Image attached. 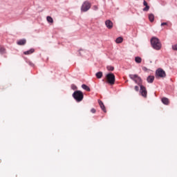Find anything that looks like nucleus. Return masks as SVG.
<instances>
[{"instance_id":"nucleus-1","label":"nucleus","mask_w":177,"mask_h":177,"mask_svg":"<svg viewBox=\"0 0 177 177\" xmlns=\"http://www.w3.org/2000/svg\"><path fill=\"white\" fill-rule=\"evenodd\" d=\"M151 44L152 48H153V49H156V50H160V49H161V42L160 41V39H158V38L157 37H152L151 39Z\"/></svg>"},{"instance_id":"nucleus-2","label":"nucleus","mask_w":177,"mask_h":177,"mask_svg":"<svg viewBox=\"0 0 177 177\" xmlns=\"http://www.w3.org/2000/svg\"><path fill=\"white\" fill-rule=\"evenodd\" d=\"M73 97L76 102H82L84 100V93L81 91H76L73 93Z\"/></svg>"},{"instance_id":"nucleus-3","label":"nucleus","mask_w":177,"mask_h":177,"mask_svg":"<svg viewBox=\"0 0 177 177\" xmlns=\"http://www.w3.org/2000/svg\"><path fill=\"white\" fill-rule=\"evenodd\" d=\"M106 81L110 85H114L115 84V75L114 73H108L106 75Z\"/></svg>"},{"instance_id":"nucleus-4","label":"nucleus","mask_w":177,"mask_h":177,"mask_svg":"<svg viewBox=\"0 0 177 177\" xmlns=\"http://www.w3.org/2000/svg\"><path fill=\"white\" fill-rule=\"evenodd\" d=\"M156 78H165L167 77V74L162 68H158L156 71Z\"/></svg>"},{"instance_id":"nucleus-5","label":"nucleus","mask_w":177,"mask_h":177,"mask_svg":"<svg viewBox=\"0 0 177 177\" xmlns=\"http://www.w3.org/2000/svg\"><path fill=\"white\" fill-rule=\"evenodd\" d=\"M91 6H92V5L91 3H89V1H84L81 6V11L88 12L91 9Z\"/></svg>"},{"instance_id":"nucleus-6","label":"nucleus","mask_w":177,"mask_h":177,"mask_svg":"<svg viewBox=\"0 0 177 177\" xmlns=\"http://www.w3.org/2000/svg\"><path fill=\"white\" fill-rule=\"evenodd\" d=\"M131 80H133L136 82V84L141 85L142 79L138 75H129Z\"/></svg>"},{"instance_id":"nucleus-7","label":"nucleus","mask_w":177,"mask_h":177,"mask_svg":"<svg viewBox=\"0 0 177 177\" xmlns=\"http://www.w3.org/2000/svg\"><path fill=\"white\" fill-rule=\"evenodd\" d=\"M140 93L143 97H147V90L143 85H140Z\"/></svg>"},{"instance_id":"nucleus-8","label":"nucleus","mask_w":177,"mask_h":177,"mask_svg":"<svg viewBox=\"0 0 177 177\" xmlns=\"http://www.w3.org/2000/svg\"><path fill=\"white\" fill-rule=\"evenodd\" d=\"M105 26H106L107 28L111 30V28H113V21L109 19L106 20L105 21Z\"/></svg>"},{"instance_id":"nucleus-9","label":"nucleus","mask_w":177,"mask_h":177,"mask_svg":"<svg viewBox=\"0 0 177 177\" xmlns=\"http://www.w3.org/2000/svg\"><path fill=\"white\" fill-rule=\"evenodd\" d=\"M98 103L102 111H104V113H107V111L106 110V106H104V104H103V102H102V100H98Z\"/></svg>"},{"instance_id":"nucleus-10","label":"nucleus","mask_w":177,"mask_h":177,"mask_svg":"<svg viewBox=\"0 0 177 177\" xmlns=\"http://www.w3.org/2000/svg\"><path fill=\"white\" fill-rule=\"evenodd\" d=\"M143 5H144V6H145V8H143V11L149 12V10L150 9V6H149V5H147V2L145 0H144V1H143Z\"/></svg>"},{"instance_id":"nucleus-11","label":"nucleus","mask_w":177,"mask_h":177,"mask_svg":"<svg viewBox=\"0 0 177 177\" xmlns=\"http://www.w3.org/2000/svg\"><path fill=\"white\" fill-rule=\"evenodd\" d=\"M26 43L27 40L26 39H20L17 42V45H26Z\"/></svg>"},{"instance_id":"nucleus-12","label":"nucleus","mask_w":177,"mask_h":177,"mask_svg":"<svg viewBox=\"0 0 177 177\" xmlns=\"http://www.w3.org/2000/svg\"><path fill=\"white\" fill-rule=\"evenodd\" d=\"M35 52V50L34 48H31L30 50L28 51H24V55H32Z\"/></svg>"},{"instance_id":"nucleus-13","label":"nucleus","mask_w":177,"mask_h":177,"mask_svg":"<svg viewBox=\"0 0 177 177\" xmlns=\"http://www.w3.org/2000/svg\"><path fill=\"white\" fill-rule=\"evenodd\" d=\"M147 82H149V84H153L154 81V76L150 75L147 79Z\"/></svg>"},{"instance_id":"nucleus-14","label":"nucleus","mask_w":177,"mask_h":177,"mask_svg":"<svg viewBox=\"0 0 177 177\" xmlns=\"http://www.w3.org/2000/svg\"><path fill=\"white\" fill-rule=\"evenodd\" d=\"M162 103H163V104L168 105L169 104V100L167 97H163L162 98Z\"/></svg>"},{"instance_id":"nucleus-15","label":"nucleus","mask_w":177,"mask_h":177,"mask_svg":"<svg viewBox=\"0 0 177 177\" xmlns=\"http://www.w3.org/2000/svg\"><path fill=\"white\" fill-rule=\"evenodd\" d=\"M82 89H84V91H86L87 92H91V88L86 84H82Z\"/></svg>"},{"instance_id":"nucleus-16","label":"nucleus","mask_w":177,"mask_h":177,"mask_svg":"<svg viewBox=\"0 0 177 177\" xmlns=\"http://www.w3.org/2000/svg\"><path fill=\"white\" fill-rule=\"evenodd\" d=\"M124 41V39L122 37H119L116 39L115 42L116 44H121Z\"/></svg>"},{"instance_id":"nucleus-17","label":"nucleus","mask_w":177,"mask_h":177,"mask_svg":"<svg viewBox=\"0 0 177 177\" xmlns=\"http://www.w3.org/2000/svg\"><path fill=\"white\" fill-rule=\"evenodd\" d=\"M96 77L98 79H100L103 77V73L102 72H97L96 74Z\"/></svg>"},{"instance_id":"nucleus-18","label":"nucleus","mask_w":177,"mask_h":177,"mask_svg":"<svg viewBox=\"0 0 177 177\" xmlns=\"http://www.w3.org/2000/svg\"><path fill=\"white\" fill-rule=\"evenodd\" d=\"M0 53L1 55L6 53V49H5L3 46H0Z\"/></svg>"},{"instance_id":"nucleus-19","label":"nucleus","mask_w":177,"mask_h":177,"mask_svg":"<svg viewBox=\"0 0 177 177\" xmlns=\"http://www.w3.org/2000/svg\"><path fill=\"white\" fill-rule=\"evenodd\" d=\"M136 63H142V58L140 57H135Z\"/></svg>"},{"instance_id":"nucleus-20","label":"nucleus","mask_w":177,"mask_h":177,"mask_svg":"<svg viewBox=\"0 0 177 177\" xmlns=\"http://www.w3.org/2000/svg\"><path fill=\"white\" fill-rule=\"evenodd\" d=\"M149 21L153 23L154 21V15L153 14H150L149 15Z\"/></svg>"},{"instance_id":"nucleus-21","label":"nucleus","mask_w":177,"mask_h":177,"mask_svg":"<svg viewBox=\"0 0 177 177\" xmlns=\"http://www.w3.org/2000/svg\"><path fill=\"white\" fill-rule=\"evenodd\" d=\"M46 19L48 23H53V19L51 17L48 16L46 17Z\"/></svg>"},{"instance_id":"nucleus-22","label":"nucleus","mask_w":177,"mask_h":177,"mask_svg":"<svg viewBox=\"0 0 177 177\" xmlns=\"http://www.w3.org/2000/svg\"><path fill=\"white\" fill-rule=\"evenodd\" d=\"M106 68H107V70H108L109 71H114V68H113L112 66H108L106 67Z\"/></svg>"},{"instance_id":"nucleus-23","label":"nucleus","mask_w":177,"mask_h":177,"mask_svg":"<svg viewBox=\"0 0 177 177\" xmlns=\"http://www.w3.org/2000/svg\"><path fill=\"white\" fill-rule=\"evenodd\" d=\"M173 50H177V44H174L172 46Z\"/></svg>"},{"instance_id":"nucleus-24","label":"nucleus","mask_w":177,"mask_h":177,"mask_svg":"<svg viewBox=\"0 0 177 177\" xmlns=\"http://www.w3.org/2000/svg\"><path fill=\"white\" fill-rule=\"evenodd\" d=\"M91 112L93 114H95V113H96V109H95V108H93V109H91Z\"/></svg>"},{"instance_id":"nucleus-25","label":"nucleus","mask_w":177,"mask_h":177,"mask_svg":"<svg viewBox=\"0 0 177 177\" xmlns=\"http://www.w3.org/2000/svg\"><path fill=\"white\" fill-rule=\"evenodd\" d=\"M93 10H97L99 9V8L97 7V6H93Z\"/></svg>"},{"instance_id":"nucleus-26","label":"nucleus","mask_w":177,"mask_h":177,"mask_svg":"<svg viewBox=\"0 0 177 177\" xmlns=\"http://www.w3.org/2000/svg\"><path fill=\"white\" fill-rule=\"evenodd\" d=\"M71 88H72V89L75 90V89H77V86L72 84Z\"/></svg>"},{"instance_id":"nucleus-27","label":"nucleus","mask_w":177,"mask_h":177,"mask_svg":"<svg viewBox=\"0 0 177 177\" xmlns=\"http://www.w3.org/2000/svg\"><path fill=\"white\" fill-rule=\"evenodd\" d=\"M134 89H135V91H136V92H138V91H139V86H136L134 87Z\"/></svg>"},{"instance_id":"nucleus-28","label":"nucleus","mask_w":177,"mask_h":177,"mask_svg":"<svg viewBox=\"0 0 177 177\" xmlns=\"http://www.w3.org/2000/svg\"><path fill=\"white\" fill-rule=\"evenodd\" d=\"M161 26H167V22H163L161 24Z\"/></svg>"},{"instance_id":"nucleus-29","label":"nucleus","mask_w":177,"mask_h":177,"mask_svg":"<svg viewBox=\"0 0 177 177\" xmlns=\"http://www.w3.org/2000/svg\"><path fill=\"white\" fill-rule=\"evenodd\" d=\"M142 70H144L145 71H146L147 70V68L146 67H143Z\"/></svg>"}]
</instances>
